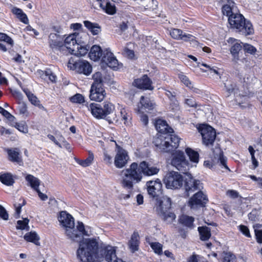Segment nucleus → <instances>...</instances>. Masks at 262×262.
Here are the masks:
<instances>
[{"label":"nucleus","mask_w":262,"mask_h":262,"mask_svg":"<svg viewBox=\"0 0 262 262\" xmlns=\"http://www.w3.org/2000/svg\"><path fill=\"white\" fill-rule=\"evenodd\" d=\"M155 125L159 134L154 141L156 147L165 152L173 151L178 147L181 139L173 134V129L169 126L166 121L158 119Z\"/></svg>","instance_id":"nucleus-1"},{"label":"nucleus","mask_w":262,"mask_h":262,"mask_svg":"<svg viewBox=\"0 0 262 262\" xmlns=\"http://www.w3.org/2000/svg\"><path fill=\"white\" fill-rule=\"evenodd\" d=\"M159 171V169L156 166H151L148 163L142 161L138 165L134 162L131 164L128 168L124 170V177L121 181L123 188L132 189L134 184L140 182L142 179V174L146 176H151L156 174Z\"/></svg>","instance_id":"nucleus-2"},{"label":"nucleus","mask_w":262,"mask_h":262,"mask_svg":"<svg viewBox=\"0 0 262 262\" xmlns=\"http://www.w3.org/2000/svg\"><path fill=\"white\" fill-rule=\"evenodd\" d=\"M58 220L60 225L66 228V235L74 242H80L83 236H90L93 235L91 227L85 226L81 222H78L76 228H75L73 217L66 211L60 212Z\"/></svg>","instance_id":"nucleus-3"},{"label":"nucleus","mask_w":262,"mask_h":262,"mask_svg":"<svg viewBox=\"0 0 262 262\" xmlns=\"http://www.w3.org/2000/svg\"><path fill=\"white\" fill-rule=\"evenodd\" d=\"M171 163L178 170L186 173L188 177L184 181V186L187 196L190 193L203 188L202 183L200 180L194 179L190 173L186 172L189 169V162L186 160L183 151H177L173 155Z\"/></svg>","instance_id":"nucleus-4"},{"label":"nucleus","mask_w":262,"mask_h":262,"mask_svg":"<svg viewBox=\"0 0 262 262\" xmlns=\"http://www.w3.org/2000/svg\"><path fill=\"white\" fill-rule=\"evenodd\" d=\"M99 237L85 238L79 243L77 256L81 262H94L99 258Z\"/></svg>","instance_id":"nucleus-5"},{"label":"nucleus","mask_w":262,"mask_h":262,"mask_svg":"<svg viewBox=\"0 0 262 262\" xmlns=\"http://www.w3.org/2000/svg\"><path fill=\"white\" fill-rule=\"evenodd\" d=\"M89 56L94 61L101 58L102 64H106L114 70L118 69V61L110 49H105L103 51L100 46L94 45L91 48Z\"/></svg>","instance_id":"nucleus-6"},{"label":"nucleus","mask_w":262,"mask_h":262,"mask_svg":"<svg viewBox=\"0 0 262 262\" xmlns=\"http://www.w3.org/2000/svg\"><path fill=\"white\" fill-rule=\"evenodd\" d=\"M230 28L239 34L247 36L254 33V28L251 23L240 14L235 13L228 19Z\"/></svg>","instance_id":"nucleus-7"},{"label":"nucleus","mask_w":262,"mask_h":262,"mask_svg":"<svg viewBox=\"0 0 262 262\" xmlns=\"http://www.w3.org/2000/svg\"><path fill=\"white\" fill-rule=\"evenodd\" d=\"M87 107L92 115L97 119H106L107 116L113 113L115 109L114 105L108 101L102 104L91 103Z\"/></svg>","instance_id":"nucleus-8"},{"label":"nucleus","mask_w":262,"mask_h":262,"mask_svg":"<svg viewBox=\"0 0 262 262\" xmlns=\"http://www.w3.org/2000/svg\"><path fill=\"white\" fill-rule=\"evenodd\" d=\"M103 260L107 262H125L117 257L116 247L102 243L100 245L99 258L97 261Z\"/></svg>","instance_id":"nucleus-9"},{"label":"nucleus","mask_w":262,"mask_h":262,"mask_svg":"<svg viewBox=\"0 0 262 262\" xmlns=\"http://www.w3.org/2000/svg\"><path fill=\"white\" fill-rule=\"evenodd\" d=\"M202 135L203 143L207 146H212L216 138L215 129L206 124H201L198 127Z\"/></svg>","instance_id":"nucleus-10"},{"label":"nucleus","mask_w":262,"mask_h":262,"mask_svg":"<svg viewBox=\"0 0 262 262\" xmlns=\"http://www.w3.org/2000/svg\"><path fill=\"white\" fill-rule=\"evenodd\" d=\"M163 181L167 188L179 189L183 185V178L178 172L172 171L166 174Z\"/></svg>","instance_id":"nucleus-11"},{"label":"nucleus","mask_w":262,"mask_h":262,"mask_svg":"<svg viewBox=\"0 0 262 262\" xmlns=\"http://www.w3.org/2000/svg\"><path fill=\"white\" fill-rule=\"evenodd\" d=\"M68 67L73 70H75L77 73L89 75L92 71V67L89 62L86 60L74 61L73 58H70L68 62Z\"/></svg>","instance_id":"nucleus-12"},{"label":"nucleus","mask_w":262,"mask_h":262,"mask_svg":"<svg viewBox=\"0 0 262 262\" xmlns=\"http://www.w3.org/2000/svg\"><path fill=\"white\" fill-rule=\"evenodd\" d=\"M146 185L148 193L150 197L158 200L162 196V184L159 179L148 181Z\"/></svg>","instance_id":"nucleus-13"},{"label":"nucleus","mask_w":262,"mask_h":262,"mask_svg":"<svg viewBox=\"0 0 262 262\" xmlns=\"http://www.w3.org/2000/svg\"><path fill=\"white\" fill-rule=\"evenodd\" d=\"M208 201L207 195L202 191H199L190 198L188 201V206L191 209L203 207L205 206Z\"/></svg>","instance_id":"nucleus-14"},{"label":"nucleus","mask_w":262,"mask_h":262,"mask_svg":"<svg viewBox=\"0 0 262 262\" xmlns=\"http://www.w3.org/2000/svg\"><path fill=\"white\" fill-rule=\"evenodd\" d=\"M227 42L230 44V52L232 57V61L236 63L239 59V54L243 48L242 42L239 40L232 37L229 38Z\"/></svg>","instance_id":"nucleus-15"},{"label":"nucleus","mask_w":262,"mask_h":262,"mask_svg":"<svg viewBox=\"0 0 262 262\" xmlns=\"http://www.w3.org/2000/svg\"><path fill=\"white\" fill-rule=\"evenodd\" d=\"M169 34L171 37L175 39L182 40L184 41L195 42L196 43L198 42L195 40V37L191 34L184 33L181 29H171L169 31Z\"/></svg>","instance_id":"nucleus-16"},{"label":"nucleus","mask_w":262,"mask_h":262,"mask_svg":"<svg viewBox=\"0 0 262 262\" xmlns=\"http://www.w3.org/2000/svg\"><path fill=\"white\" fill-rule=\"evenodd\" d=\"M49 43L50 48L54 52L65 51L63 42L60 40L59 35L56 33H50L49 36Z\"/></svg>","instance_id":"nucleus-17"},{"label":"nucleus","mask_w":262,"mask_h":262,"mask_svg":"<svg viewBox=\"0 0 262 262\" xmlns=\"http://www.w3.org/2000/svg\"><path fill=\"white\" fill-rule=\"evenodd\" d=\"M128 159L129 157L127 151L123 148L119 147L114 160L115 166L118 168H123L127 164Z\"/></svg>","instance_id":"nucleus-18"},{"label":"nucleus","mask_w":262,"mask_h":262,"mask_svg":"<svg viewBox=\"0 0 262 262\" xmlns=\"http://www.w3.org/2000/svg\"><path fill=\"white\" fill-rule=\"evenodd\" d=\"M106 93L103 86H91L90 98L91 100L101 102L105 97Z\"/></svg>","instance_id":"nucleus-19"},{"label":"nucleus","mask_w":262,"mask_h":262,"mask_svg":"<svg viewBox=\"0 0 262 262\" xmlns=\"http://www.w3.org/2000/svg\"><path fill=\"white\" fill-rule=\"evenodd\" d=\"M171 206V200L167 196H161L157 200L156 210L159 214L169 211Z\"/></svg>","instance_id":"nucleus-20"},{"label":"nucleus","mask_w":262,"mask_h":262,"mask_svg":"<svg viewBox=\"0 0 262 262\" xmlns=\"http://www.w3.org/2000/svg\"><path fill=\"white\" fill-rule=\"evenodd\" d=\"M79 34L78 33H73L67 36L63 42L65 47V51H68L70 54L72 50L74 49L76 45L79 42Z\"/></svg>","instance_id":"nucleus-21"},{"label":"nucleus","mask_w":262,"mask_h":262,"mask_svg":"<svg viewBox=\"0 0 262 262\" xmlns=\"http://www.w3.org/2000/svg\"><path fill=\"white\" fill-rule=\"evenodd\" d=\"M152 81L147 75H144L141 78L135 79L133 84L135 86L143 90H151Z\"/></svg>","instance_id":"nucleus-22"},{"label":"nucleus","mask_w":262,"mask_h":262,"mask_svg":"<svg viewBox=\"0 0 262 262\" xmlns=\"http://www.w3.org/2000/svg\"><path fill=\"white\" fill-rule=\"evenodd\" d=\"M5 151L8 155V159L13 163H16L19 165L23 163L21 157L20 156L19 149L17 148H6Z\"/></svg>","instance_id":"nucleus-23"},{"label":"nucleus","mask_w":262,"mask_h":262,"mask_svg":"<svg viewBox=\"0 0 262 262\" xmlns=\"http://www.w3.org/2000/svg\"><path fill=\"white\" fill-rule=\"evenodd\" d=\"M16 179L17 176L10 172H2L0 173V182L7 186H13Z\"/></svg>","instance_id":"nucleus-24"},{"label":"nucleus","mask_w":262,"mask_h":262,"mask_svg":"<svg viewBox=\"0 0 262 262\" xmlns=\"http://www.w3.org/2000/svg\"><path fill=\"white\" fill-rule=\"evenodd\" d=\"M224 86L226 92L228 93V96L232 94H233L236 97L238 96H244L243 94L240 93L239 88L237 86L236 83L234 81L229 80L227 83H224Z\"/></svg>","instance_id":"nucleus-25"},{"label":"nucleus","mask_w":262,"mask_h":262,"mask_svg":"<svg viewBox=\"0 0 262 262\" xmlns=\"http://www.w3.org/2000/svg\"><path fill=\"white\" fill-rule=\"evenodd\" d=\"M82 43L83 42H81L79 41L75 47H74V49L72 50L71 54L77 56H83L85 55L90 49V47L86 45H83Z\"/></svg>","instance_id":"nucleus-26"},{"label":"nucleus","mask_w":262,"mask_h":262,"mask_svg":"<svg viewBox=\"0 0 262 262\" xmlns=\"http://www.w3.org/2000/svg\"><path fill=\"white\" fill-rule=\"evenodd\" d=\"M139 245V235L137 232H134L132 235L130 239L128 242V245L130 251L134 253L138 250Z\"/></svg>","instance_id":"nucleus-27"},{"label":"nucleus","mask_w":262,"mask_h":262,"mask_svg":"<svg viewBox=\"0 0 262 262\" xmlns=\"http://www.w3.org/2000/svg\"><path fill=\"white\" fill-rule=\"evenodd\" d=\"M24 92L26 94L31 104L36 106H37L40 109L43 110H46L44 106L40 103V101L38 100L37 97L33 93H32L30 91H29L28 89H24Z\"/></svg>","instance_id":"nucleus-28"},{"label":"nucleus","mask_w":262,"mask_h":262,"mask_svg":"<svg viewBox=\"0 0 262 262\" xmlns=\"http://www.w3.org/2000/svg\"><path fill=\"white\" fill-rule=\"evenodd\" d=\"M12 12L16 15V17L23 23L28 25L29 23L27 15L18 8L14 7L12 9Z\"/></svg>","instance_id":"nucleus-29"},{"label":"nucleus","mask_w":262,"mask_h":262,"mask_svg":"<svg viewBox=\"0 0 262 262\" xmlns=\"http://www.w3.org/2000/svg\"><path fill=\"white\" fill-rule=\"evenodd\" d=\"M165 95L167 96L171 102L170 107L173 111L179 109V103L176 98V93L168 90H166Z\"/></svg>","instance_id":"nucleus-30"},{"label":"nucleus","mask_w":262,"mask_h":262,"mask_svg":"<svg viewBox=\"0 0 262 262\" xmlns=\"http://www.w3.org/2000/svg\"><path fill=\"white\" fill-rule=\"evenodd\" d=\"M25 180L28 182V185L33 190H35L39 188L40 181L37 178L32 174H27L25 177Z\"/></svg>","instance_id":"nucleus-31"},{"label":"nucleus","mask_w":262,"mask_h":262,"mask_svg":"<svg viewBox=\"0 0 262 262\" xmlns=\"http://www.w3.org/2000/svg\"><path fill=\"white\" fill-rule=\"evenodd\" d=\"M83 24L84 26L94 35L98 34L101 31L100 26L97 23H93L89 20H85L83 21Z\"/></svg>","instance_id":"nucleus-32"},{"label":"nucleus","mask_w":262,"mask_h":262,"mask_svg":"<svg viewBox=\"0 0 262 262\" xmlns=\"http://www.w3.org/2000/svg\"><path fill=\"white\" fill-rule=\"evenodd\" d=\"M194 217L187 215H182L179 219V223L181 224L190 229L194 228Z\"/></svg>","instance_id":"nucleus-33"},{"label":"nucleus","mask_w":262,"mask_h":262,"mask_svg":"<svg viewBox=\"0 0 262 262\" xmlns=\"http://www.w3.org/2000/svg\"><path fill=\"white\" fill-rule=\"evenodd\" d=\"M24 238L27 242L33 243L37 246L40 245L39 242L40 238L35 232L31 231L27 233Z\"/></svg>","instance_id":"nucleus-34"},{"label":"nucleus","mask_w":262,"mask_h":262,"mask_svg":"<svg viewBox=\"0 0 262 262\" xmlns=\"http://www.w3.org/2000/svg\"><path fill=\"white\" fill-rule=\"evenodd\" d=\"M198 230L201 240L206 241L209 239L211 236V232L209 227L206 226L199 227Z\"/></svg>","instance_id":"nucleus-35"},{"label":"nucleus","mask_w":262,"mask_h":262,"mask_svg":"<svg viewBox=\"0 0 262 262\" xmlns=\"http://www.w3.org/2000/svg\"><path fill=\"white\" fill-rule=\"evenodd\" d=\"M122 120L126 126H129L131 124L132 114L130 112L125 108H122L120 111Z\"/></svg>","instance_id":"nucleus-36"},{"label":"nucleus","mask_w":262,"mask_h":262,"mask_svg":"<svg viewBox=\"0 0 262 262\" xmlns=\"http://www.w3.org/2000/svg\"><path fill=\"white\" fill-rule=\"evenodd\" d=\"M74 160L79 165L82 167H85L90 166L92 163V162L94 160V155L92 152H89V156L86 159L84 160H81L77 158H75Z\"/></svg>","instance_id":"nucleus-37"},{"label":"nucleus","mask_w":262,"mask_h":262,"mask_svg":"<svg viewBox=\"0 0 262 262\" xmlns=\"http://www.w3.org/2000/svg\"><path fill=\"white\" fill-rule=\"evenodd\" d=\"M185 152L189 157L190 161L197 163L199 161V153L191 148L187 147L185 149Z\"/></svg>","instance_id":"nucleus-38"},{"label":"nucleus","mask_w":262,"mask_h":262,"mask_svg":"<svg viewBox=\"0 0 262 262\" xmlns=\"http://www.w3.org/2000/svg\"><path fill=\"white\" fill-rule=\"evenodd\" d=\"M140 103L142 105V108L145 110L147 109L148 111L153 110L155 106V103H154L149 98L144 96H141L140 98Z\"/></svg>","instance_id":"nucleus-39"},{"label":"nucleus","mask_w":262,"mask_h":262,"mask_svg":"<svg viewBox=\"0 0 262 262\" xmlns=\"http://www.w3.org/2000/svg\"><path fill=\"white\" fill-rule=\"evenodd\" d=\"M94 82L91 86H103L102 74L100 72H96L93 75Z\"/></svg>","instance_id":"nucleus-40"},{"label":"nucleus","mask_w":262,"mask_h":262,"mask_svg":"<svg viewBox=\"0 0 262 262\" xmlns=\"http://www.w3.org/2000/svg\"><path fill=\"white\" fill-rule=\"evenodd\" d=\"M159 215L167 223H171L176 218L174 213L168 211L159 214Z\"/></svg>","instance_id":"nucleus-41"},{"label":"nucleus","mask_w":262,"mask_h":262,"mask_svg":"<svg viewBox=\"0 0 262 262\" xmlns=\"http://www.w3.org/2000/svg\"><path fill=\"white\" fill-rule=\"evenodd\" d=\"M29 222V220L28 218H24L23 219V220L17 221L16 229L20 230L27 229V230H28L29 229V227L28 226Z\"/></svg>","instance_id":"nucleus-42"},{"label":"nucleus","mask_w":262,"mask_h":262,"mask_svg":"<svg viewBox=\"0 0 262 262\" xmlns=\"http://www.w3.org/2000/svg\"><path fill=\"white\" fill-rule=\"evenodd\" d=\"M150 246L156 254L159 255L162 254L163 246L162 244L158 242H153L150 243Z\"/></svg>","instance_id":"nucleus-43"},{"label":"nucleus","mask_w":262,"mask_h":262,"mask_svg":"<svg viewBox=\"0 0 262 262\" xmlns=\"http://www.w3.org/2000/svg\"><path fill=\"white\" fill-rule=\"evenodd\" d=\"M14 126L19 132L23 133H27L28 132L27 125L25 122H15Z\"/></svg>","instance_id":"nucleus-44"},{"label":"nucleus","mask_w":262,"mask_h":262,"mask_svg":"<svg viewBox=\"0 0 262 262\" xmlns=\"http://www.w3.org/2000/svg\"><path fill=\"white\" fill-rule=\"evenodd\" d=\"M222 13L224 15H226L229 18L230 16L235 13L232 12V8L229 5H224L222 7Z\"/></svg>","instance_id":"nucleus-45"},{"label":"nucleus","mask_w":262,"mask_h":262,"mask_svg":"<svg viewBox=\"0 0 262 262\" xmlns=\"http://www.w3.org/2000/svg\"><path fill=\"white\" fill-rule=\"evenodd\" d=\"M70 101L73 103L81 104L84 102V98L81 94H76L70 98Z\"/></svg>","instance_id":"nucleus-46"},{"label":"nucleus","mask_w":262,"mask_h":262,"mask_svg":"<svg viewBox=\"0 0 262 262\" xmlns=\"http://www.w3.org/2000/svg\"><path fill=\"white\" fill-rule=\"evenodd\" d=\"M45 76L46 78H48L52 82H56L57 76L51 69H48L45 71Z\"/></svg>","instance_id":"nucleus-47"},{"label":"nucleus","mask_w":262,"mask_h":262,"mask_svg":"<svg viewBox=\"0 0 262 262\" xmlns=\"http://www.w3.org/2000/svg\"><path fill=\"white\" fill-rule=\"evenodd\" d=\"M0 41H4L11 46H12L14 43L13 39L4 33H0Z\"/></svg>","instance_id":"nucleus-48"},{"label":"nucleus","mask_w":262,"mask_h":262,"mask_svg":"<svg viewBox=\"0 0 262 262\" xmlns=\"http://www.w3.org/2000/svg\"><path fill=\"white\" fill-rule=\"evenodd\" d=\"M179 78L181 80V81L187 87L189 88H192V84L189 78L183 73H180L179 74Z\"/></svg>","instance_id":"nucleus-49"},{"label":"nucleus","mask_w":262,"mask_h":262,"mask_svg":"<svg viewBox=\"0 0 262 262\" xmlns=\"http://www.w3.org/2000/svg\"><path fill=\"white\" fill-rule=\"evenodd\" d=\"M243 48L245 52L250 54H254L256 52V49L250 44L245 43Z\"/></svg>","instance_id":"nucleus-50"},{"label":"nucleus","mask_w":262,"mask_h":262,"mask_svg":"<svg viewBox=\"0 0 262 262\" xmlns=\"http://www.w3.org/2000/svg\"><path fill=\"white\" fill-rule=\"evenodd\" d=\"M235 259V255L230 252H227L224 254L223 262H234Z\"/></svg>","instance_id":"nucleus-51"},{"label":"nucleus","mask_w":262,"mask_h":262,"mask_svg":"<svg viewBox=\"0 0 262 262\" xmlns=\"http://www.w3.org/2000/svg\"><path fill=\"white\" fill-rule=\"evenodd\" d=\"M0 113L10 121H13V120L15 119L14 116L12 115L9 112L5 110L2 106H0Z\"/></svg>","instance_id":"nucleus-52"},{"label":"nucleus","mask_w":262,"mask_h":262,"mask_svg":"<svg viewBox=\"0 0 262 262\" xmlns=\"http://www.w3.org/2000/svg\"><path fill=\"white\" fill-rule=\"evenodd\" d=\"M185 103L189 107L196 108L198 106V104L193 97L185 99Z\"/></svg>","instance_id":"nucleus-53"},{"label":"nucleus","mask_w":262,"mask_h":262,"mask_svg":"<svg viewBox=\"0 0 262 262\" xmlns=\"http://www.w3.org/2000/svg\"><path fill=\"white\" fill-rule=\"evenodd\" d=\"M219 160L222 166H223L225 169L229 170H230L227 165V158L224 156L223 152L220 154Z\"/></svg>","instance_id":"nucleus-54"},{"label":"nucleus","mask_w":262,"mask_h":262,"mask_svg":"<svg viewBox=\"0 0 262 262\" xmlns=\"http://www.w3.org/2000/svg\"><path fill=\"white\" fill-rule=\"evenodd\" d=\"M0 217L4 220L7 221L9 219V214L5 208L0 204Z\"/></svg>","instance_id":"nucleus-55"},{"label":"nucleus","mask_w":262,"mask_h":262,"mask_svg":"<svg viewBox=\"0 0 262 262\" xmlns=\"http://www.w3.org/2000/svg\"><path fill=\"white\" fill-rule=\"evenodd\" d=\"M239 230L246 237H251L249 229L246 226L243 225L239 226Z\"/></svg>","instance_id":"nucleus-56"},{"label":"nucleus","mask_w":262,"mask_h":262,"mask_svg":"<svg viewBox=\"0 0 262 262\" xmlns=\"http://www.w3.org/2000/svg\"><path fill=\"white\" fill-rule=\"evenodd\" d=\"M124 55L128 58L129 59H132L135 57L134 51L132 50H130L127 48H125L123 50Z\"/></svg>","instance_id":"nucleus-57"},{"label":"nucleus","mask_w":262,"mask_h":262,"mask_svg":"<svg viewBox=\"0 0 262 262\" xmlns=\"http://www.w3.org/2000/svg\"><path fill=\"white\" fill-rule=\"evenodd\" d=\"M248 177L253 181L256 182L258 187L262 189V177H256L254 175H249Z\"/></svg>","instance_id":"nucleus-58"},{"label":"nucleus","mask_w":262,"mask_h":262,"mask_svg":"<svg viewBox=\"0 0 262 262\" xmlns=\"http://www.w3.org/2000/svg\"><path fill=\"white\" fill-rule=\"evenodd\" d=\"M18 111L20 114L27 116L28 111L26 105L24 103L20 104L18 107Z\"/></svg>","instance_id":"nucleus-59"},{"label":"nucleus","mask_w":262,"mask_h":262,"mask_svg":"<svg viewBox=\"0 0 262 262\" xmlns=\"http://www.w3.org/2000/svg\"><path fill=\"white\" fill-rule=\"evenodd\" d=\"M226 194L232 199H236L238 197V192L234 190H229L227 191Z\"/></svg>","instance_id":"nucleus-60"},{"label":"nucleus","mask_w":262,"mask_h":262,"mask_svg":"<svg viewBox=\"0 0 262 262\" xmlns=\"http://www.w3.org/2000/svg\"><path fill=\"white\" fill-rule=\"evenodd\" d=\"M254 232L257 242L262 244V230H255Z\"/></svg>","instance_id":"nucleus-61"},{"label":"nucleus","mask_w":262,"mask_h":262,"mask_svg":"<svg viewBox=\"0 0 262 262\" xmlns=\"http://www.w3.org/2000/svg\"><path fill=\"white\" fill-rule=\"evenodd\" d=\"M38 194V196L42 201H46L48 199V196L46 194L42 193L39 188L35 190Z\"/></svg>","instance_id":"nucleus-62"},{"label":"nucleus","mask_w":262,"mask_h":262,"mask_svg":"<svg viewBox=\"0 0 262 262\" xmlns=\"http://www.w3.org/2000/svg\"><path fill=\"white\" fill-rule=\"evenodd\" d=\"M140 120L142 123L145 125H147L148 123V117L145 114H142L140 116Z\"/></svg>","instance_id":"nucleus-63"},{"label":"nucleus","mask_w":262,"mask_h":262,"mask_svg":"<svg viewBox=\"0 0 262 262\" xmlns=\"http://www.w3.org/2000/svg\"><path fill=\"white\" fill-rule=\"evenodd\" d=\"M14 206L15 207V214H16L15 217L18 218V217H19L20 214L21 213L22 207L20 205H19V204H15Z\"/></svg>","instance_id":"nucleus-64"}]
</instances>
